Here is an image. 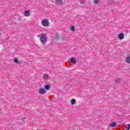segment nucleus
I'll use <instances>...</instances> for the list:
<instances>
[{
  "mask_svg": "<svg viewBox=\"0 0 130 130\" xmlns=\"http://www.w3.org/2000/svg\"><path fill=\"white\" fill-rule=\"evenodd\" d=\"M43 78L45 81H47V80H48V76L45 75L43 76Z\"/></svg>",
  "mask_w": 130,
  "mask_h": 130,
  "instance_id": "nucleus-10",
  "label": "nucleus"
},
{
  "mask_svg": "<svg viewBox=\"0 0 130 130\" xmlns=\"http://www.w3.org/2000/svg\"><path fill=\"white\" fill-rule=\"evenodd\" d=\"M81 5H84L85 4V0H81L80 1Z\"/></svg>",
  "mask_w": 130,
  "mask_h": 130,
  "instance_id": "nucleus-15",
  "label": "nucleus"
},
{
  "mask_svg": "<svg viewBox=\"0 0 130 130\" xmlns=\"http://www.w3.org/2000/svg\"><path fill=\"white\" fill-rule=\"evenodd\" d=\"M94 4L98 5V4H99V0H94Z\"/></svg>",
  "mask_w": 130,
  "mask_h": 130,
  "instance_id": "nucleus-14",
  "label": "nucleus"
},
{
  "mask_svg": "<svg viewBox=\"0 0 130 130\" xmlns=\"http://www.w3.org/2000/svg\"><path fill=\"white\" fill-rule=\"evenodd\" d=\"M116 125H117V123L115 122H114L111 123V124H110V126L112 127H114V126H116Z\"/></svg>",
  "mask_w": 130,
  "mask_h": 130,
  "instance_id": "nucleus-9",
  "label": "nucleus"
},
{
  "mask_svg": "<svg viewBox=\"0 0 130 130\" xmlns=\"http://www.w3.org/2000/svg\"><path fill=\"white\" fill-rule=\"evenodd\" d=\"M42 24L43 26L46 27V26H48L49 24V22L48 21V19H44V20H42Z\"/></svg>",
  "mask_w": 130,
  "mask_h": 130,
  "instance_id": "nucleus-3",
  "label": "nucleus"
},
{
  "mask_svg": "<svg viewBox=\"0 0 130 130\" xmlns=\"http://www.w3.org/2000/svg\"><path fill=\"white\" fill-rule=\"evenodd\" d=\"M71 31H75V26H72L71 28Z\"/></svg>",
  "mask_w": 130,
  "mask_h": 130,
  "instance_id": "nucleus-16",
  "label": "nucleus"
},
{
  "mask_svg": "<svg viewBox=\"0 0 130 130\" xmlns=\"http://www.w3.org/2000/svg\"><path fill=\"white\" fill-rule=\"evenodd\" d=\"M128 127L126 128L127 130H129L130 129V124H128Z\"/></svg>",
  "mask_w": 130,
  "mask_h": 130,
  "instance_id": "nucleus-18",
  "label": "nucleus"
},
{
  "mask_svg": "<svg viewBox=\"0 0 130 130\" xmlns=\"http://www.w3.org/2000/svg\"><path fill=\"white\" fill-rule=\"evenodd\" d=\"M76 100L73 99L71 101V104H75V103H76Z\"/></svg>",
  "mask_w": 130,
  "mask_h": 130,
  "instance_id": "nucleus-11",
  "label": "nucleus"
},
{
  "mask_svg": "<svg viewBox=\"0 0 130 130\" xmlns=\"http://www.w3.org/2000/svg\"><path fill=\"white\" fill-rule=\"evenodd\" d=\"M121 81L119 80V79H116L115 81V83H116V84H119L120 83Z\"/></svg>",
  "mask_w": 130,
  "mask_h": 130,
  "instance_id": "nucleus-13",
  "label": "nucleus"
},
{
  "mask_svg": "<svg viewBox=\"0 0 130 130\" xmlns=\"http://www.w3.org/2000/svg\"><path fill=\"white\" fill-rule=\"evenodd\" d=\"M48 102H52V100L50 99L49 100H48Z\"/></svg>",
  "mask_w": 130,
  "mask_h": 130,
  "instance_id": "nucleus-19",
  "label": "nucleus"
},
{
  "mask_svg": "<svg viewBox=\"0 0 130 130\" xmlns=\"http://www.w3.org/2000/svg\"><path fill=\"white\" fill-rule=\"evenodd\" d=\"M24 16H25V17H29V16H30V11H29V10L24 11Z\"/></svg>",
  "mask_w": 130,
  "mask_h": 130,
  "instance_id": "nucleus-6",
  "label": "nucleus"
},
{
  "mask_svg": "<svg viewBox=\"0 0 130 130\" xmlns=\"http://www.w3.org/2000/svg\"><path fill=\"white\" fill-rule=\"evenodd\" d=\"M56 38H55V39H58V36L56 35Z\"/></svg>",
  "mask_w": 130,
  "mask_h": 130,
  "instance_id": "nucleus-20",
  "label": "nucleus"
},
{
  "mask_svg": "<svg viewBox=\"0 0 130 130\" xmlns=\"http://www.w3.org/2000/svg\"><path fill=\"white\" fill-rule=\"evenodd\" d=\"M125 60L127 63H130V56H127Z\"/></svg>",
  "mask_w": 130,
  "mask_h": 130,
  "instance_id": "nucleus-7",
  "label": "nucleus"
},
{
  "mask_svg": "<svg viewBox=\"0 0 130 130\" xmlns=\"http://www.w3.org/2000/svg\"><path fill=\"white\" fill-rule=\"evenodd\" d=\"M45 88L46 90H49V88H50V85H45Z\"/></svg>",
  "mask_w": 130,
  "mask_h": 130,
  "instance_id": "nucleus-12",
  "label": "nucleus"
},
{
  "mask_svg": "<svg viewBox=\"0 0 130 130\" xmlns=\"http://www.w3.org/2000/svg\"><path fill=\"white\" fill-rule=\"evenodd\" d=\"M54 1L55 5L59 7H61L63 5V1L62 0H54Z\"/></svg>",
  "mask_w": 130,
  "mask_h": 130,
  "instance_id": "nucleus-2",
  "label": "nucleus"
},
{
  "mask_svg": "<svg viewBox=\"0 0 130 130\" xmlns=\"http://www.w3.org/2000/svg\"><path fill=\"white\" fill-rule=\"evenodd\" d=\"M40 41L42 44H45L47 42V36L44 34H42L40 37Z\"/></svg>",
  "mask_w": 130,
  "mask_h": 130,
  "instance_id": "nucleus-1",
  "label": "nucleus"
},
{
  "mask_svg": "<svg viewBox=\"0 0 130 130\" xmlns=\"http://www.w3.org/2000/svg\"><path fill=\"white\" fill-rule=\"evenodd\" d=\"M14 62H16L17 63H19V60L15 59H14Z\"/></svg>",
  "mask_w": 130,
  "mask_h": 130,
  "instance_id": "nucleus-17",
  "label": "nucleus"
},
{
  "mask_svg": "<svg viewBox=\"0 0 130 130\" xmlns=\"http://www.w3.org/2000/svg\"><path fill=\"white\" fill-rule=\"evenodd\" d=\"M45 93L46 90L44 88H40L39 90V94H41V95H44V94H45Z\"/></svg>",
  "mask_w": 130,
  "mask_h": 130,
  "instance_id": "nucleus-4",
  "label": "nucleus"
},
{
  "mask_svg": "<svg viewBox=\"0 0 130 130\" xmlns=\"http://www.w3.org/2000/svg\"><path fill=\"white\" fill-rule=\"evenodd\" d=\"M71 62H72V63H73L74 64H75V63H76V62H77V60H76V59H75L74 58H71Z\"/></svg>",
  "mask_w": 130,
  "mask_h": 130,
  "instance_id": "nucleus-8",
  "label": "nucleus"
},
{
  "mask_svg": "<svg viewBox=\"0 0 130 130\" xmlns=\"http://www.w3.org/2000/svg\"><path fill=\"white\" fill-rule=\"evenodd\" d=\"M118 38L120 40H122V39H124V34L121 33V34H119V35L118 36Z\"/></svg>",
  "mask_w": 130,
  "mask_h": 130,
  "instance_id": "nucleus-5",
  "label": "nucleus"
}]
</instances>
